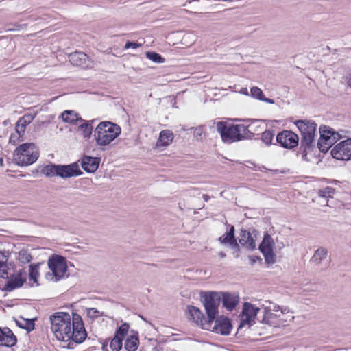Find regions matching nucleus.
Wrapping results in <instances>:
<instances>
[{
  "label": "nucleus",
  "mask_w": 351,
  "mask_h": 351,
  "mask_svg": "<svg viewBox=\"0 0 351 351\" xmlns=\"http://www.w3.org/2000/svg\"><path fill=\"white\" fill-rule=\"evenodd\" d=\"M49 321L51 330L60 341L80 343L87 336L82 319L77 314L71 316L69 313L56 312L49 317Z\"/></svg>",
  "instance_id": "obj_1"
},
{
  "label": "nucleus",
  "mask_w": 351,
  "mask_h": 351,
  "mask_svg": "<svg viewBox=\"0 0 351 351\" xmlns=\"http://www.w3.org/2000/svg\"><path fill=\"white\" fill-rule=\"evenodd\" d=\"M121 127L113 122L104 121L100 122L95 130V138L96 143L101 149L105 151L111 147H114V144H110L121 134Z\"/></svg>",
  "instance_id": "obj_2"
},
{
  "label": "nucleus",
  "mask_w": 351,
  "mask_h": 351,
  "mask_svg": "<svg viewBox=\"0 0 351 351\" xmlns=\"http://www.w3.org/2000/svg\"><path fill=\"white\" fill-rule=\"evenodd\" d=\"M41 173L46 177H60L62 179H69L77 177L83 174L77 162L69 165H47L43 167Z\"/></svg>",
  "instance_id": "obj_3"
},
{
  "label": "nucleus",
  "mask_w": 351,
  "mask_h": 351,
  "mask_svg": "<svg viewBox=\"0 0 351 351\" xmlns=\"http://www.w3.org/2000/svg\"><path fill=\"white\" fill-rule=\"evenodd\" d=\"M47 264L50 270L46 274V278L48 280L57 282L67 276V262L63 256H52L49 258Z\"/></svg>",
  "instance_id": "obj_4"
},
{
  "label": "nucleus",
  "mask_w": 351,
  "mask_h": 351,
  "mask_svg": "<svg viewBox=\"0 0 351 351\" xmlns=\"http://www.w3.org/2000/svg\"><path fill=\"white\" fill-rule=\"evenodd\" d=\"M237 124L228 123L226 121L217 123V130L220 134L221 140L225 143H232L243 140V136L239 134V128Z\"/></svg>",
  "instance_id": "obj_5"
},
{
  "label": "nucleus",
  "mask_w": 351,
  "mask_h": 351,
  "mask_svg": "<svg viewBox=\"0 0 351 351\" xmlns=\"http://www.w3.org/2000/svg\"><path fill=\"white\" fill-rule=\"evenodd\" d=\"M221 300V294L219 292H210L205 294L203 304L208 315V319L216 317Z\"/></svg>",
  "instance_id": "obj_6"
},
{
  "label": "nucleus",
  "mask_w": 351,
  "mask_h": 351,
  "mask_svg": "<svg viewBox=\"0 0 351 351\" xmlns=\"http://www.w3.org/2000/svg\"><path fill=\"white\" fill-rule=\"evenodd\" d=\"M330 126L322 124L319 128V138L317 142V147L322 154H327L328 150L335 145V141L330 132Z\"/></svg>",
  "instance_id": "obj_7"
},
{
  "label": "nucleus",
  "mask_w": 351,
  "mask_h": 351,
  "mask_svg": "<svg viewBox=\"0 0 351 351\" xmlns=\"http://www.w3.org/2000/svg\"><path fill=\"white\" fill-rule=\"evenodd\" d=\"M204 330L226 335L230 332L231 324L227 317L221 316L216 319H208V324L204 325Z\"/></svg>",
  "instance_id": "obj_8"
},
{
  "label": "nucleus",
  "mask_w": 351,
  "mask_h": 351,
  "mask_svg": "<svg viewBox=\"0 0 351 351\" xmlns=\"http://www.w3.org/2000/svg\"><path fill=\"white\" fill-rule=\"evenodd\" d=\"M274 248L275 242L274 239L269 234L266 233L259 245V250L264 256L265 263L268 265H273L276 261Z\"/></svg>",
  "instance_id": "obj_9"
},
{
  "label": "nucleus",
  "mask_w": 351,
  "mask_h": 351,
  "mask_svg": "<svg viewBox=\"0 0 351 351\" xmlns=\"http://www.w3.org/2000/svg\"><path fill=\"white\" fill-rule=\"evenodd\" d=\"M276 142L282 147L287 149H293L299 145V136L291 130H283L278 133Z\"/></svg>",
  "instance_id": "obj_10"
},
{
  "label": "nucleus",
  "mask_w": 351,
  "mask_h": 351,
  "mask_svg": "<svg viewBox=\"0 0 351 351\" xmlns=\"http://www.w3.org/2000/svg\"><path fill=\"white\" fill-rule=\"evenodd\" d=\"M37 155H6V162L8 167L28 166L35 162Z\"/></svg>",
  "instance_id": "obj_11"
},
{
  "label": "nucleus",
  "mask_w": 351,
  "mask_h": 351,
  "mask_svg": "<svg viewBox=\"0 0 351 351\" xmlns=\"http://www.w3.org/2000/svg\"><path fill=\"white\" fill-rule=\"evenodd\" d=\"M260 308L249 302L243 304L242 313L241 315V326L245 324H252L254 322Z\"/></svg>",
  "instance_id": "obj_12"
},
{
  "label": "nucleus",
  "mask_w": 351,
  "mask_h": 351,
  "mask_svg": "<svg viewBox=\"0 0 351 351\" xmlns=\"http://www.w3.org/2000/svg\"><path fill=\"white\" fill-rule=\"evenodd\" d=\"M299 130L301 136L316 135L317 123L313 120L298 119L293 122Z\"/></svg>",
  "instance_id": "obj_13"
},
{
  "label": "nucleus",
  "mask_w": 351,
  "mask_h": 351,
  "mask_svg": "<svg viewBox=\"0 0 351 351\" xmlns=\"http://www.w3.org/2000/svg\"><path fill=\"white\" fill-rule=\"evenodd\" d=\"M129 324H123L116 331L115 336L110 343V348L112 351H119L122 348V341L129 330Z\"/></svg>",
  "instance_id": "obj_14"
},
{
  "label": "nucleus",
  "mask_w": 351,
  "mask_h": 351,
  "mask_svg": "<svg viewBox=\"0 0 351 351\" xmlns=\"http://www.w3.org/2000/svg\"><path fill=\"white\" fill-rule=\"evenodd\" d=\"M69 59L71 64L81 67L82 69L89 68L92 63L89 57L86 53L81 51H75L70 53Z\"/></svg>",
  "instance_id": "obj_15"
},
{
  "label": "nucleus",
  "mask_w": 351,
  "mask_h": 351,
  "mask_svg": "<svg viewBox=\"0 0 351 351\" xmlns=\"http://www.w3.org/2000/svg\"><path fill=\"white\" fill-rule=\"evenodd\" d=\"M99 163L100 158L84 155L82 159L81 166L86 172L94 173L97 170Z\"/></svg>",
  "instance_id": "obj_16"
},
{
  "label": "nucleus",
  "mask_w": 351,
  "mask_h": 351,
  "mask_svg": "<svg viewBox=\"0 0 351 351\" xmlns=\"http://www.w3.org/2000/svg\"><path fill=\"white\" fill-rule=\"evenodd\" d=\"M189 318L194 322L197 326L204 329L205 324H208V318L204 317L202 312L197 307L189 306Z\"/></svg>",
  "instance_id": "obj_17"
},
{
  "label": "nucleus",
  "mask_w": 351,
  "mask_h": 351,
  "mask_svg": "<svg viewBox=\"0 0 351 351\" xmlns=\"http://www.w3.org/2000/svg\"><path fill=\"white\" fill-rule=\"evenodd\" d=\"M315 135H302L301 136L300 152V154H307L315 150L317 146L315 140Z\"/></svg>",
  "instance_id": "obj_18"
},
{
  "label": "nucleus",
  "mask_w": 351,
  "mask_h": 351,
  "mask_svg": "<svg viewBox=\"0 0 351 351\" xmlns=\"http://www.w3.org/2000/svg\"><path fill=\"white\" fill-rule=\"evenodd\" d=\"M16 337L8 328H0V346L12 347L16 343Z\"/></svg>",
  "instance_id": "obj_19"
},
{
  "label": "nucleus",
  "mask_w": 351,
  "mask_h": 351,
  "mask_svg": "<svg viewBox=\"0 0 351 351\" xmlns=\"http://www.w3.org/2000/svg\"><path fill=\"white\" fill-rule=\"evenodd\" d=\"M27 279L26 271L21 270L13 278L10 279L6 284V289L12 291L19 288L25 283Z\"/></svg>",
  "instance_id": "obj_20"
},
{
  "label": "nucleus",
  "mask_w": 351,
  "mask_h": 351,
  "mask_svg": "<svg viewBox=\"0 0 351 351\" xmlns=\"http://www.w3.org/2000/svg\"><path fill=\"white\" fill-rule=\"evenodd\" d=\"M174 134L169 130H165L160 132L158 139L156 142V147L162 151L160 147H165L169 145L173 140Z\"/></svg>",
  "instance_id": "obj_21"
},
{
  "label": "nucleus",
  "mask_w": 351,
  "mask_h": 351,
  "mask_svg": "<svg viewBox=\"0 0 351 351\" xmlns=\"http://www.w3.org/2000/svg\"><path fill=\"white\" fill-rule=\"evenodd\" d=\"M223 306L228 311L233 310L239 302V296L228 292L220 293Z\"/></svg>",
  "instance_id": "obj_22"
},
{
  "label": "nucleus",
  "mask_w": 351,
  "mask_h": 351,
  "mask_svg": "<svg viewBox=\"0 0 351 351\" xmlns=\"http://www.w3.org/2000/svg\"><path fill=\"white\" fill-rule=\"evenodd\" d=\"M62 121L72 125H76L79 121H84V119L79 116V114L74 110H66L60 115Z\"/></svg>",
  "instance_id": "obj_23"
},
{
  "label": "nucleus",
  "mask_w": 351,
  "mask_h": 351,
  "mask_svg": "<svg viewBox=\"0 0 351 351\" xmlns=\"http://www.w3.org/2000/svg\"><path fill=\"white\" fill-rule=\"evenodd\" d=\"M239 243L247 249L252 250L256 248V243L250 232L241 230Z\"/></svg>",
  "instance_id": "obj_24"
},
{
  "label": "nucleus",
  "mask_w": 351,
  "mask_h": 351,
  "mask_svg": "<svg viewBox=\"0 0 351 351\" xmlns=\"http://www.w3.org/2000/svg\"><path fill=\"white\" fill-rule=\"evenodd\" d=\"M221 243H229L233 249L239 250V245L234 239V228L231 226L228 232L219 238Z\"/></svg>",
  "instance_id": "obj_25"
},
{
  "label": "nucleus",
  "mask_w": 351,
  "mask_h": 351,
  "mask_svg": "<svg viewBox=\"0 0 351 351\" xmlns=\"http://www.w3.org/2000/svg\"><path fill=\"white\" fill-rule=\"evenodd\" d=\"M351 154V138L340 141L335 145L329 154Z\"/></svg>",
  "instance_id": "obj_26"
},
{
  "label": "nucleus",
  "mask_w": 351,
  "mask_h": 351,
  "mask_svg": "<svg viewBox=\"0 0 351 351\" xmlns=\"http://www.w3.org/2000/svg\"><path fill=\"white\" fill-rule=\"evenodd\" d=\"M13 154H39V149L34 143H25L16 147Z\"/></svg>",
  "instance_id": "obj_27"
},
{
  "label": "nucleus",
  "mask_w": 351,
  "mask_h": 351,
  "mask_svg": "<svg viewBox=\"0 0 351 351\" xmlns=\"http://www.w3.org/2000/svg\"><path fill=\"white\" fill-rule=\"evenodd\" d=\"M279 312V306L273 305V308L271 306H266L265 308V315L263 317V322L267 324H272V319L274 317H279L280 314H278Z\"/></svg>",
  "instance_id": "obj_28"
},
{
  "label": "nucleus",
  "mask_w": 351,
  "mask_h": 351,
  "mask_svg": "<svg viewBox=\"0 0 351 351\" xmlns=\"http://www.w3.org/2000/svg\"><path fill=\"white\" fill-rule=\"evenodd\" d=\"M94 120L92 121H82V123L80 124L77 127V130L81 131L82 132V135L85 138H90L92 133H93V126L92 123H93Z\"/></svg>",
  "instance_id": "obj_29"
},
{
  "label": "nucleus",
  "mask_w": 351,
  "mask_h": 351,
  "mask_svg": "<svg viewBox=\"0 0 351 351\" xmlns=\"http://www.w3.org/2000/svg\"><path fill=\"white\" fill-rule=\"evenodd\" d=\"M328 250L324 247H319L312 257L313 263L319 265L324 263L328 257Z\"/></svg>",
  "instance_id": "obj_30"
},
{
  "label": "nucleus",
  "mask_w": 351,
  "mask_h": 351,
  "mask_svg": "<svg viewBox=\"0 0 351 351\" xmlns=\"http://www.w3.org/2000/svg\"><path fill=\"white\" fill-rule=\"evenodd\" d=\"M138 337L136 335H132L127 338L124 348L127 351H135L138 348Z\"/></svg>",
  "instance_id": "obj_31"
},
{
  "label": "nucleus",
  "mask_w": 351,
  "mask_h": 351,
  "mask_svg": "<svg viewBox=\"0 0 351 351\" xmlns=\"http://www.w3.org/2000/svg\"><path fill=\"white\" fill-rule=\"evenodd\" d=\"M18 326L21 328L25 329L27 331H31L34 328V322L32 319H24L19 317L16 320Z\"/></svg>",
  "instance_id": "obj_32"
},
{
  "label": "nucleus",
  "mask_w": 351,
  "mask_h": 351,
  "mask_svg": "<svg viewBox=\"0 0 351 351\" xmlns=\"http://www.w3.org/2000/svg\"><path fill=\"white\" fill-rule=\"evenodd\" d=\"M8 266L7 264V258L0 253V278H8Z\"/></svg>",
  "instance_id": "obj_33"
},
{
  "label": "nucleus",
  "mask_w": 351,
  "mask_h": 351,
  "mask_svg": "<svg viewBox=\"0 0 351 351\" xmlns=\"http://www.w3.org/2000/svg\"><path fill=\"white\" fill-rule=\"evenodd\" d=\"M145 56L155 63H163L165 61V59L160 53L155 51H147Z\"/></svg>",
  "instance_id": "obj_34"
},
{
  "label": "nucleus",
  "mask_w": 351,
  "mask_h": 351,
  "mask_svg": "<svg viewBox=\"0 0 351 351\" xmlns=\"http://www.w3.org/2000/svg\"><path fill=\"white\" fill-rule=\"evenodd\" d=\"M237 125H238V127H241L239 130V134H241V136H243V139L251 138L254 136V133L249 130L250 125H245L244 124Z\"/></svg>",
  "instance_id": "obj_35"
},
{
  "label": "nucleus",
  "mask_w": 351,
  "mask_h": 351,
  "mask_svg": "<svg viewBox=\"0 0 351 351\" xmlns=\"http://www.w3.org/2000/svg\"><path fill=\"white\" fill-rule=\"evenodd\" d=\"M39 264L38 265H30L29 267V275L30 280L37 283L38 278L39 276L38 273Z\"/></svg>",
  "instance_id": "obj_36"
},
{
  "label": "nucleus",
  "mask_w": 351,
  "mask_h": 351,
  "mask_svg": "<svg viewBox=\"0 0 351 351\" xmlns=\"http://www.w3.org/2000/svg\"><path fill=\"white\" fill-rule=\"evenodd\" d=\"M274 136V132L272 130H267L262 133L261 139H262V141L266 145H269L272 143Z\"/></svg>",
  "instance_id": "obj_37"
},
{
  "label": "nucleus",
  "mask_w": 351,
  "mask_h": 351,
  "mask_svg": "<svg viewBox=\"0 0 351 351\" xmlns=\"http://www.w3.org/2000/svg\"><path fill=\"white\" fill-rule=\"evenodd\" d=\"M86 315L91 319H95L104 316V314L95 308H89L86 309Z\"/></svg>",
  "instance_id": "obj_38"
},
{
  "label": "nucleus",
  "mask_w": 351,
  "mask_h": 351,
  "mask_svg": "<svg viewBox=\"0 0 351 351\" xmlns=\"http://www.w3.org/2000/svg\"><path fill=\"white\" fill-rule=\"evenodd\" d=\"M32 256L26 250H21L19 252L18 259L21 263H29L32 261Z\"/></svg>",
  "instance_id": "obj_39"
},
{
  "label": "nucleus",
  "mask_w": 351,
  "mask_h": 351,
  "mask_svg": "<svg viewBox=\"0 0 351 351\" xmlns=\"http://www.w3.org/2000/svg\"><path fill=\"white\" fill-rule=\"evenodd\" d=\"M250 95L253 98H255L260 101H262L265 97L262 90L257 86H253L252 88H251Z\"/></svg>",
  "instance_id": "obj_40"
},
{
  "label": "nucleus",
  "mask_w": 351,
  "mask_h": 351,
  "mask_svg": "<svg viewBox=\"0 0 351 351\" xmlns=\"http://www.w3.org/2000/svg\"><path fill=\"white\" fill-rule=\"evenodd\" d=\"M204 130H205L204 127L203 125H199L198 127H196L193 131L194 137L197 141H202L203 138H204L206 136Z\"/></svg>",
  "instance_id": "obj_41"
},
{
  "label": "nucleus",
  "mask_w": 351,
  "mask_h": 351,
  "mask_svg": "<svg viewBox=\"0 0 351 351\" xmlns=\"http://www.w3.org/2000/svg\"><path fill=\"white\" fill-rule=\"evenodd\" d=\"M27 26V24H19L17 23H8L5 25V29L6 31L12 32L16 30L23 29L26 28Z\"/></svg>",
  "instance_id": "obj_42"
},
{
  "label": "nucleus",
  "mask_w": 351,
  "mask_h": 351,
  "mask_svg": "<svg viewBox=\"0 0 351 351\" xmlns=\"http://www.w3.org/2000/svg\"><path fill=\"white\" fill-rule=\"evenodd\" d=\"M35 115H32L31 114H25L23 117H21L18 121L21 125H28L34 119Z\"/></svg>",
  "instance_id": "obj_43"
},
{
  "label": "nucleus",
  "mask_w": 351,
  "mask_h": 351,
  "mask_svg": "<svg viewBox=\"0 0 351 351\" xmlns=\"http://www.w3.org/2000/svg\"><path fill=\"white\" fill-rule=\"evenodd\" d=\"M335 189L332 187H326L319 191L318 194L320 197L328 198L331 197V195L334 193Z\"/></svg>",
  "instance_id": "obj_44"
},
{
  "label": "nucleus",
  "mask_w": 351,
  "mask_h": 351,
  "mask_svg": "<svg viewBox=\"0 0 351 351\" xmlns=\"http://www.w3.org/2000/svg\"><path fill=\"white\" fill-rule=\"evenodd\" d=\"M339 155H330V160L333 161L330 165H337V160L347 161L351 160V155H343L342 157H339Z\"/></svg>",
  "instance_id": "obj_45"
},
{
  "label": "nucleus",
  "mask_w": 351,
  "mask_h": 351,
  "mask_svg": "<svg viewBox=\"0 0 351 351\" xmlns=\"http://www.w3.org/2000/svg\"><path fill=\"white\" fill-rule=\"evenodd\" d=\"M23 141V136L17 133H13L10 135L9 141L13 145H16L19 141Z\"/></svg>",
  "instance_id": "obj_46"
},
{
  "label": "nucleus",
  "mask_w": 351,
  "mask_h": 351,
  "mask_svg": "<svg viewBox=\"0 0 351 351\" xmlns=\"http://www.w3.org/2000/svg\"><path fill=\"white\" fill-rule=\"evenodd\" d=\"M142 46V44L138 43L137 41H130L128 40L124 46V48L125 49L132 48V49H136L138 47H140Z\"/></svg>",
  "instance_id": "obj_47"
},
{
  "label": "nucleus",
  "mask_w": 351,
  "mask_h": 351,
  "mask_svg": "<svg viewBox=\"0 0 351 351\" xmlns=\"http://www.w3.org/2000/svg\"><path fill=\"white\" fill-rule=\"evenodd\" d=\"M307 156H308V155H306V154L302 155L303 160H307V161H311V162H315L317 164H318L319 162V161H321V160L319 159L320 155H310L311 158H308Z\"/></svg>",
  "instance_id": "obj_48"
},
{
  "label": "nucleus",
  "mask_w": 351,
  "mask_h": 351,
  "mask_svg": "<svg viewBox=\"0 0 351 351\" xmlns=\"http://www.w3.org/2000/svg\"><path fill=\"white\" fill-rule=\"evenodd\" d=\"M330 132L332 133V136H333L332 138H333V141H335V144L338 141H339V140H341V139H342L343 138L342 134H341L339 132L335 131V129L331 128V127H330Z\"/></svg>",
  "instance_id": "obj_49"
},
{
  "label": "nucleus",
  "mask_w": 351,
  "mask_h": 351,
  "mask_svg": "<svg viewBox=\"0 0 351 351\" xmlns=\"http://www.w3.org/2000/svg\"><path fill=\"white\" fill-rule=\"evenodd\" d=\"M25 125H21L20 123H19V121L16 122L15 125V132L16 133L21 134L22 136H23L25 131Z\"/></svg>",
  "instance_id": "obj_50"
},
{
  "label": "nucleus",
  "mask_w": 351,
  "mask_h": 351,
  "mask_svg": "<svg viewBox=\"0 0 351 351\" xmlns=\"http://www.w3.org/2000/svg\"><path fill=\"white\" fill-rule=\"evenodd\" d=\"M262 101L271 104H274L275 103V101L273 99L267 98L265 97H264Z\"/></svg>",
  "instance_id": "obj_51"
},
{
  "label": "nucleus",
  "mask_w": 351,
  "mask_h": 351,
  "mask_svg": "<svg viewBox=\"0 0 351 351\" xmlns=\"http://www.w3.org/2000/svg\"><path fill=\"white\" fill-rule=\"evenodd\" d=\"M4 158L0 155V167H4L5 165L3 163Z\"/></svg>",
  "instance_id": "obj_52"
},
{
  "label": "nucleus",
  "mask_w": 351,
  "mask_h": 351,
  "mask_svg": "<svg viewBox=\"0 0 351 351\" xmlns=\"http://www.w3.org/2000/svg\"><path fill=\"white\" fill-rule=\"evenodd\" d=\"M347 83L350 87H351V75L346 77Z\"/></svg>",
  "instance_id": "obj_53"
},
{
  "label": "nucleus",
  "mask_w": 351,
  "mask_h": 351,
  "mask_svg": "<svg viewBox=\"0 0 351 351\" xmlns=\"http://www.w3.org/2000/svg\"><path fill=\"white\" fill-rule=\"evenodd\" d=\"M241 93L244 94V95H249L248 92H247V89L246 88H242L241 90Z\"/></svg>",
  "instance_id": "obj_54"
},
{
  "label": "nucleus",
  "mask_w": 351,
  "mask_h": 351,
  "mask_svg": "<svg viewBox=\"0 0 351 351\" xmlns=\"http://www.w3.org/2000/svg\"><path fill=\"white\" fill-rule=\"evenodd\" d=\"M218 256L221 258H224L226 257V254L223 252H219L218 253Z\"/></svg>",
  "instance_id": "obj_55"
},
{
  "label": "nucleus",
  "mask_w": 351,
  "mask_h": 351,
  "mask_svg": "<svg viewBox=\"0 0 351 351\" xmlns=\"http://www.w3.org/2000/svg\"><path fill=\"white\" fill-rule=\"evenodd\" d=\"M119 147L123 148L125 145H126V143L124 141L119 142Z\"/></svg>",
  "instance_id": "obj_56"
},
{
  "label": "nucleus",
  "mask_w": 351,
  "mask_h": 351,
  "mask_svg": "<svg viewBox=\"0 0 351 351\" xmlns=\"http://www.w3.org/2000/svg\"><path fill=\"white\" fill-rule=\"evenodd\" d=\"M202 197L205 202H207L209 199V196L207 195H203Z\"/></svg>",
  "instance_id": "obj_57"
},
{
  "label": "nucleus",
  "mask_w": 351,
  "mask_h": 351,
  "mask_svg": "<svg viewBox=\"0 0 351 351\" xmlns=\"http://www.w3.org/2000/svg\"><path fill=\"white\" fill-rule=\"evenodd\" d=\"M8 121H9V120H6V121H5L3 122V125H7Z\"/></svg>",
  "instance_id": "obj_58"
},
{
  "label": "nucleus",
  "mask_w": 351,
  "mask_h": 351,
  "mask_svg": "<svg viewBox=\"0 0 351 351\" xmlns=\"http://www.w3.org/2000/svg\"><path fill=\"white\" fill-rule=\"evenodd\" d=\"M250 258H252V257H250ZM252 261H253V262H255V261H256L255 258H253V259H252Z\"/></svg>",
  "instance_id": "obj_59"
}]
</instances>
